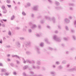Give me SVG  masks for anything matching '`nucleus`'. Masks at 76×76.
<instances>
[{"mask_svg":"<svg viewBox=\"0 0 76 76\" xmlns=\"http://www.w3.org/2000/svg\"><path fill=\"white\" fill-rule=\"evenodd\" d=\"M45 18L46 20H49L50 21H52L53 23H55L56 20V18L54 17H53L52 18H50V17H48L47 16H45Z\"/></svg>","mask_w":76,"mask_h":76,"instance_id":"obj_1","label":"nucleus"},{"mask_svg":"<svg viewBox=\"0 0 76 76\" xmlns=\"http://www.w3.org/2000/svg\"><path fill=\"white\" fill-rule=\"evenodd\" d=\"M53 39L55 40V41H58V42H60L61 41V39L60 37H58V36L56 35H54L53 37Z\"/></svg>","mask_w":76,"mask_h":76,"instance_id":"obj_2","label":"nucleus"},{"mask_svg":"<svg viewBox=\"0 0 76 76\" xmlns=\"http://www.w3.org/2000/svg\"><path fill=\"white\" fill-rule=\"evenodd\" d=\"M33 9L34 10H37L38 9V6H34Z\"/></svg>","mask_w":76,"mask_h":76,"instance_id":"obj_3","label":"nucleus"},{"mask_svg":"<svg viewBox=\"0 0 76 76\" xmlns=\"http://www.w3.org/2000/svg\"><path fill=\"white\" fill-rule=\"evenodd\" d=\"M64 20L66 23H69L70 22V20L68 18L65 19Z\"/></svg>","mask_w":76,"mask_h":76,"instance_id":"obj_4","label":"nucleus"},{"mask_svg":"<svg viewBox=\"0 0 76 76\" xmlns=\"http://www.w3.org/2000/svg\"><path fill=\"white\" fill-rule=\"evenodd\" d=\"M37 27V26L36 24H33L32 25V26H31V28L33 29H35V28H36Z\"/></svg>","mask_w":76,"mask_h":76,"instance_id":"obj_5","label":"nucleus"},{"mask_svg":"<svg viewBox=\"0 0 76 76\" xmlns=\"http://www.w3.org/2000/svg\"><path fill=\"white\" fill-rule=\"evenodd\" d=\"M28 63H30V64H32V63H35V61H31L30 60H26V62L28 63Z\"/></svg>","mask_w":76,"mask_h":76,"instance_id":"obj_6","label":"nucleus"},{"mask_svg":"<svg viewBox=\"0 0 76 76\" xmlns=\"http://www.w3.org/2000/svg\"><path fill=\"white\" fill-rule=\"evenodd\" d=\"M36 49L38 53L40 54V53H41V52H40V51H39V50H40V49H39V48L37 47H36Z\"/></svg>","mask_w":76,"mask_h":76,"instance_id":"obj_7","label":"nucleus"},{"mask_svg":"<svg viewBox=\"0 0 76 76\" xmlns=\"http://www.w3.org/2000/svg\"><path fill=\"white\" fill-rule=\"evenodd\" d=\"M29 75H31V76H33V75H34V72H33V71H31L29 72Z\"/></svg>","mask_w":76,"mask_h":76,"instance_id":"obj_8","label":"nucleus"},{"mask_svg":"<svg viewBox=\"0 0 76 76\" xmlns=\"http://www.w3.org/2000/svg\"><path fill=\"white\" fill-rule=\"evenodd\" d=\"M23 76H32L31 75H28V74H26L25 72H23Z\"/></svg>","mask_w":76,"mask_h":76,"instance_id":"obj_9","label":"nucleus"},{"mask_svg":"<svg viewBox=\"0 0 76 76\" xmlns=\"http://www.w3.org/2000/svg\"><path fill=\"white\" fill-rule=\"evenodd\" d=\"M27 68H28V65H25L23 67V70H26V69H27Z\"/></svg>","mask_w":76,"mask_h":76,"instance_id":"obj_10","label":"nucleus"},{"mask_svg":"<svg viewBox=\"0 0 76 76\" xmlns=\"http://www.w3.org/2000/svg\"><path fill=\"white\" fill-rule=\"evenodd\" d=\"M27 5L28 7H31V4L30 2H27Z\"/></svg>","mask_w":76,"mask_h":76,"instance_id":"obj_11","label":"nucleus"},{"mask_svg":"<svg viewBox=\"0 0 76 76\" xmlns=\"http://www.w3.org/2000/svg\"><path fill=\"white\" fill-rule=\"evenodd\" d=\"M40 45L41 47H43L44 45V43L43 42H41L40 43Z\"/></svg>","mask_w":76,"mask_h":76,"instance_id":"obj_12","label":"nucleus"},{"mask_svg":"<svg viewBox=\"0 0 76 76\" xmlns=\"http://www.w3.org/2000/svg\"><path fill=\"white\" fill-rule=\"evenodd\" d=\"M55 4L56 6H58L60 5V3L57 1H55Z\"/></svg>","mask_w":76,"mask_h":76,"instance_id":"obj_13","label":"nucleus"},{"mask_svg":"<svg viewBox=\"0 0 76 76\" xmlns=\"http://www.w3.org/2000/svg\"><path fill=\"white\" fill-rule=\"evenodd\" d=\"M27 45L28 46H30L31 45V42H27Z\"/></svg>","mask_w":76,"mask_h":76,"instance_id":"obj_14","label":"nucleus"},{"mask_svg":"<svg viewBox=\"0 0 76 76\" xmlns=\"http://www.w3.org/2000/svg\"><path fill=\"white\" fill-rule=\"evenodd\" d=\"M28 33H32V30L30 28L28 29Z\"/></svg>","mask_w":76,"mask_h":76,"instance_id":"obj_15","label":"nucleus"},{"mask_svg":"<svg viewBox=\"0 0 76 76\" xmlns=\"http://www.w3.org/2000/svg\"><path fill=\"white\" fill-rule=\"evenodd\" d=\"M26 53L28 55H29V54H31V52L30 51H27L26 52Z\"/></svg>","mask_w":76,"mask_h":76,"instance_id":"obj_16","label":"nucleus"},{"mask_svg":"<svg viewBox=\"0 0 76 76\" xmlns=\"http://www.w3.org/2000/svg\"><path fill=\"white\" fill-rule=\"evenodd\" d=\"M69 6H75V4L73 3H69Z\"/></svg>","mask_w":76,"mask_h":76,"instance_id":"obj_17","label":"nucleus"},{"mask_svg":"<svg viewBox=\"0 0 76 76\" xmlns=\"http://www.w3.org/2000/svg\"><path fill=\"white\" fill-rule=\"evenodd\" d=\"M37 64H38V65H41V63L40 61H38L37 62Z\"/></svg>","mask_w":76,"mask_h":76,"instance_id":"obj_18","label":"nucleus"},{"mask_svg":"<svg viewBox=\"0 0 76 76\" xmlns=\"http://www.w3.org/2000/svg\"><path fill=\"white\" fill-rule=\"evenodd\" d=\"M56 9L57 10H60V9H61L62 8L61 7H56Z\"/></svg>","mask_w":76,"mask_h":76,"instance_id":"obj_19","label":"nucleus"},{"mask_svg":"<svg viewBox=\"0 0 76 76\" xmlns=\"http://www.w3.org/2000/svg\"><path fill=\"white\" fill-rule=\"evenodd\" d=\"M58 68L59 69H63V66H59L58 67Z\"/></svg>","mask_w":76,"mask_h":76,"instance_id":"obj_20","label":"nucleus"},{"mask_svg":"<svg viewBox=\"0 0 76 76\" xmlns=\"http://www.w3.org/2000/svg\"><path fill=\"white\" fill-rule=\"evenodd\" d=\"M45 40L46 42H47V43H48L49 42H48V39L47 38L45 39Z\"/></svg>","mask_w":76,"mask_h":76,"instance_id":"obj_21","label":"nucleus"},{"mask_svg":"<svg viewBox=\"0 0 76 76\" xmlns=\"http://www.w3.org/2000/svg\"><path fill=\"white\" fill-rule=\"evenodd\" d=\"M22 14L23 16H25L26 15V13L25 12L23 11L22 12Z\"/></svg>","mask_w":76,"mask_h":76,"instance_id":"obj_22","label":"nucleus"},{"mask_svg":"<svg viewBox=\"0 0 76 76\" xmlns=\"http://www.w3.org/2000/svg\"><path fill=\"white\" fill-rule=\"evenodd\" d=\"M72 37L74 40H76V37L75 36L73 35L72 36Z\"/></svg>","mask_w":76,"mask_h":76,"instance_id":"obj_23","label":"nucleus"},{"mask_svg":"<svg viewBox=\"0 0 76 76\" xmlns=\"http://www.w3.org/2000/svg\"><path fill=\"white\" fill-rule=\"evenodd\" d=\"M65 29L66 31H69V28L68 27V26H66L65 27Z\"/></svg>","mask_w":76,"mask_h":76,"instance_id":"obj_24","label":"nucleus"},{"mask_svg":"<svg viewBox=\"0 0 76 76\" xmlns=\"http://www.w3.org/2000/svg\"><path fill=\"white\" fill-rule=\"evenodd\" d=\"M52 67L54 69H55V68H56V65H55L54 64H53L52 65Z\"/></svg>","mask_w":76,"mask_h":76,"instance_id":"obj_25","label":"nucleus"},{"mask_svg":"<svg viewBox=\"0 0 76 76\" xmlns=\"http://www.w3.org/2000/svg\"><path fill=\"white\" fill-rule=\"evenodd\" d=\"M66 60H64L62 61V63L63 64H66Z\"/></svg>","mask_w":76,"mask_h":76,"instance_id":"obj_26","label":"nucleus"},{"mask_svg":"<svg viewBox=\"0 0 76 76\" xmlns=\"http://www.w3.org/2000/svg\"><path fill=\"white\" fill-rule=\"evenodd\" d=\"M20 39L21 40H22V41H23V40H24V39H25V38H24V37H20Z\"/></svg>","mask_w":76,"mask_h":76,"instance_id":"obj_27","label":"nucleus"},{"mask_svg":"<svg viewBox=\"0 0 76 76\" xmlns=\"http://www.w3.org/2000/svg\"><path fill=\"white\" fill-rule=\"evenodd\" d=\"M50 73L51 75H54V74H55V72H54L52 71L50 72Z\"/></svg>","mask_w":76,"mask_h":76,"instance_id":"obj_28","label":"nucleus"},{"mask_svg":"<svg viewBox=\"0 0 76 76\" xmlns=\"http://www.w3.org/2000/svg\"><path fill=\"white\" fill-rule=\"evenodd\" d=\"M32 67L33 69H37V67L34 65H33Z\"/></svg>","mask_w":76,"mask_h":76,"instance_id":"obj_29","label":"nucleus"},{"mask_svg":"<svg viewBox=\"0 0 76 76\" xmlns=\"http://www.w3.org/2000/svg\"><path fill=\"white\" fill-rule=\"evenodd\" d=\"M72 70H76V69L75 68H73L70 69V71H72Z\"/></svg>","mask_w":76,"mask_h":76,"instance_id":"obj_30","label":"nucleus"},{"mask_svg":"<svg viewBox=\"0 0 76 76\" xmlns=\"http://www.w3.org/2000/svg\"><path fill=\"white\" fill-rule=\"evenodd\" d=\"M72 16H69V17H68V19H70V20H71V19H72Z\"/></svg>","mask_w":76,"mask_h":76,"instance_id":"obj_31","label":"nucleus"},{"mask_svg":"<svg viewBox=\"0 0 76 76\" xmlns=\"http://www.w3.org/2000/svg\"><path fill=\"white\" fill-rule=\"evenodd\" d=\"M63 39H64V40H65L66 41H67V40H68V38H67L64 37Z\"/></svg>","mask_w":76,"mask_h":76,"instance_id":"obj_32","label":"nucleus"},{"mask_svg":"<svg viewBox=\"0 0 76 76\" xmlns=\"http://www.w3.org/2000/svg\"><path fill=\"white\" fill-rule=\"evenodd\" d=\"M56 63L57 65H58V64H60V62L59 61H57L56 62Z\"/></svg>","mask_w":76,"mask_h":76,"instance_id":"obj_33","label":"nucleus"},{"mask_svg":"<svg viewBox=\"0 0 76 76\" xmlns=\"http://www.w3.org/2000/svg\"><path fill=\"white\" fill-rule=\"evenodd\" d=\"M71 32H72V33L75 32V30L73 29H71Z\"/></svg>","mask_w":76,"mask_h":76,"instance_id":"obj_34","label":"nucleus"},{"mask_svg":"<svg viewBox=\"0 0 76 76\" xmlns=\"http://www.w3.org/2000/svg\"><path fill=\"white\" fill-rule=\"evenodd\" d=\"M69 9L70 10H73V8L71 7H69Z\"/></svg>","mask_w":76,"mask_h":76,"instance_id":"obj_35","label":"nucleus"},{"mask_svg":"<svg viewBox=\"0 0 76 76\" xmlns=\"http://www.w3.org/2000/svg\"><path fill=\"white\" fill-rule=\"evenodd\" d=\"M40 22L41 23H44V22L43 20H42L40 21Z\"/></svg>","mask_w":76,"mask_h":76,"instance_id":"obj_36","label":"nucleus"},{"mask_svg":"<svg viewBox=\"0 0 76 76\" xmlns=\"http://www.w3.org/2000/svg\"><path fill=\"white\" fill-rule=\"evenodd\" d=\"M40 66H37L36 67V68H37V69H40Z\"/></svg>","mask_w":76,"mask_h":76,"instance_id":"obj_37","label":"nucleus"},{"mask_svg":"<svg viewBox=\"0 0 76 76\" xmlns=\"http://www.w3.org/2000/svg\"><path fill=\"white\" fill-rule=\"evenodd\" d=\"M7 12V11L6 10H4V11H3V13H6Z\"/></svg>","mask_w":76,"mask_h":76,"instance_id":"obj_38","label":"nucleus"},{"mask_svg":"<svg viewBox=\"0 0 76 76\" xmlns=\"http://www.w3.org/2000/svg\"><path fill=\"white\" fill-rule=\"evenodd\" d=\"M23 30L24 32H26V29L24 28H23Z\"/></svg>","mask_w":76,"mask_h":76,"instance_id":"obj_39","label":"nucleus"},{"mask_svg":"<svg viewBox=\"0 0 76 76\" xmlns=\"http://www.w3.org/2000/svg\"><path fill=\"white\" fill-rule=\"evenodd\" d=\"M31 16L32 18H34V14H31Z\"/></svg>","mask_w":76,"mask_h":76,"instance_id":"obj_40","label":"nucleus"},{"mask_svg":"<svg viewBox=\"0 0 76 76\" xmlns=\"http://www.w3.org/2000/svg\"><path fill=\"white\" fill-rule=\"evenodd\" d=\"M14 18H15V16L14 15L12 16L11 17V20H13V19H14Z\"/></svg>","mask_w":76,"mask_h":76,"instance_id":"obj_41","label":"nucleus"},{"mask_svg":"<svg viewBox=\"0 0 76 76\" xmlns=\"http://www.w3.org/2000/svg\"><path fill=\"white\" fill-rule=\"evenodd\" d=\"M2 20H3V21H4V22H6L7 20H4V19L2 20H1V22H2V23H3V22H2Z\"/></svg>","mask_w":76,"mask_h":76,"instance_id":"obj_42","label":"nucleus"},{"mask_svg":"<svg viewBox=\"0 0 76 76\" xmlns=\"http://www.w3.org/2000/svg\"><path fill=\"white\" fill-rule=\"evenodd\" d=\"M74 25H76V20H75L74 21Z\"/></svg>","mask_w":76,"mask_h":76,"instance_id":"obj_43","label":"nucleus"},{"mask_svg":"<svg viewBox=\"0 0 76 76\" xmlns=\"http://www.w3.org/2000/svg\"><path fill=\"white\" fill-rule=\"evenodd\" d=\"M58 28H59L60 29H61V27L60 26H58Z\"/></svg>","mask_w":76,"mask_h":76,"instance_id":"obj_44","label":"nucleus"},{"mask_svg":"<svg viewBox=\"0 0 76 76\" xmlns=\"http://www.w3.org/2000/svg\"><path fill=\"white\" fill-rule=\"evenodd\" d=\"M65 53L67 54H69V51H66Z\"/></svg>","mask_w":76,"mask_h":76,"instance_id":"obj_45","label":"nucleus"},{"mask_svg":"<svg viewBox=\"0 0 76 76\" xmlns=\"http://www.w3.org/2000/svg\"><path fill=\"white\" fill-rule=\"evenodd\" d=\"M2 9H4V10H5L6 9L5 8V7H4V6H2Z\"/></svg>","mask_w":76,"mask_h":76,"instance_id":"obj_46","label":"nucleus"},{"mask_svg":"<svg viewBox=\"0 0 76 76\" xmlns=\"http://www.w3.org/2000/svg\"><path fill=\"white\" fill-rule=\"evenodd\" d=\"M48 1L50 3H52V2L51 0H48Z\"/></svg>","mask_w":76,"mask_h":76,"instance_id":"obj_47","label":"nucleus"},{"mask_svg":"<svg viewBox=\"0 0 76 76\" xmlns=\"http://www.w3.org/2000/svg\"><path fill=\"white\" fill-rule=\"evenodd\" d=\"M29 25H30V26L31 25H32V23L31 22H30L29 23Z\"/></svg>","mask_w":76,"mask_h":76,"instance_id":"obj_48","label":"nucleus"},{"mask_svg":"<svg viewBox=\"0 0 76 76\" xmlns=\"http://www.w3.org/2000/svg\"><path fill=\"white\" fill-rule=\"evenodd\" d=\"M23 63H26V61L25 60H23Z\"/></svg>","mask_w":76,"mask_h":76,"instance_id":"obj_49","label":"nucleus"},{"mask_svg":"<svg viewBox=\"0 0 76 76\" xmlns=\"http://www.w3.org/2000/svg\"><path fill=\"white\" fill-rule=\"evenodd\" d=\"M47 28L48 29H50V28H51V27H50V26H47Z\"/></svg>","mask_w":76,"mask_h":76,"instance_id":"obj_50","label":"nucleus"},{"mask_svg":"<svg viewBox=\"0 0 76 76\" xmlns=\"http://www.w3.org/2000/svg\"><path fill=\"white\" fill-rule=\"evenodd\" d=\"M41 35L39 34H36V36H37V37H40Z\"/></svg>","mask_w":76,"mask_h":76,"instance_id":"obj_51","label":"nucleus"},{"mask_svg":"<svg viewBox=\"0 0 76 76\" xmlns=\"http://www.w3.org/2000/svg\"><path fill=\"white\" fill-rule=\"evenodd\" d=\"M56 34H58V31H55Z\"/></svg>","mask_w":76,"mask_h":76,"instance_id":"obj_52","label":"nucleus"},{"mask_svg":"<svg viewBox=\"0 0 76 76\" xmlns=\"http://www.w3.org/2000/svg\"><path fill=\"white\" fill-rule=\"evenodd\" d=\"M49 48L50 50H53V48L50 47H49Z\"/></svg>","mask_w":76,"mask_h":76,"instance_id":"obj_53","label":"nucleus"},{"mask_svg":"<svg viewBox=\"0 0 76 76\" xmlns=\"http://www.w3.org/2000/svg\"><path fill=\"white\" fill-rule=\"evenodd\" d=\"M38 27H39V29H41V26L40 25H39Z\"/></svg>","mask_w":76,"mask_h":76,"instance_id":"obj_54","label":"nucleus"},{"mask_svg":"<svg viewBox=\"0 0 76 76\" xmlns=\"http://www.w3.org/2000/svg\"><path fill=\"white\" fill-rule=\"evenodd\" d=\"M24 7H25V8H27V7H28V5H25L24 6Z\"/></svg>","mask_w":76,"mask_h":76,"instance_id":"obj_55","label":"nucleus"},{"mask_svg":"<svg viewBox=\"0 0 76 76\" xmlns=\"http://www.w3.org/2000/svg\"><path fill=\"white\" fill-rule=\"evenodd\" d=\"M42 69H43L44 70H45L46 69H45V68L44 67H42Z\"/></svg>","mask_w":76,"mask_h":76,"instance_id":"obj_56","label":"nucleus"},{"mask_svg":"<svg viewBox=\"0 0 76 76\" xmlns=\"http://www.w3.org/2000/svg\"><path fill=\"white\" fill-rule=\"evenodd\" d=\"M23 28L26 29H27V27L26 26H25Z\"/></svg>","mask_w":76,"mask_h":76,"instance_id":"obj_57","label":"nucleus"},{"mask_svg":"<svg viewBox=\"0 0 76 76\" xmlns=\"http://www.w3.org/2000/svg\"><path fill=\"white\" fill-rule=\"evenodd\" d=\"M5 75H6V76H7V75H9V74L8 73H6L5 74Z\"/></svg>","mask_w":76,"mask_h":76,"instance_id":"obj_58","label":"nucleus"},{"mask_svg":"<svg viewBox=\"0 0 76 76\" xmlns=\"http://www.w3.org/2000/svg\"><path fill=\"white\" fill-rule=\"evenodd\" d=\"M7 6L8 7H11V5H7Z\"/></svg>","mask_w":76,"mask_h":76,"instance_id":"obj_59","label":"nucleus"},{"mask_svg":"<svg viewBox=\"0 0 76 76\" xmlns=\"http://www.w3.org/2000/svg\"><path fill=\"white\" fill-rule=\"evenodd\" d=\"M67 67H69V66H70V64H68L67 65Z\"/></svg>","mask_w":76,"mask_h":76,"instance_id":"obj_60","label":"nucleus"},{"mask_svg":"<svg viewBox=\"0 0 76 76\" xmlns=\"http://www.w3.org/2000/svg\"><path fill=\"white\" fill-rule=\"evenodd\" d=\"M39 17H40V18H41L42 17V15H39Z\"/></svg>","mask_w":76,"mask_h":76,"instance_id":"obj_61","label":"nucleus"},{"mask_svg":"<svg viewBox=\"0 0 76 76\" xmlns=\"http://www.w3.org/2000/svg\"><path fill=\"white\" fill-rule=\"evenodd\" d=\"M4 70H5L4 69H1L2 72H4Z\"/></svg>","mask_w":76,"mask_h":76,"instance_id":"obj_62","label":"nucleus"},{"mask_svg":"<svg viewBox=\"0 0 76 76\" xmlns=\"http://www.w3.org/2000/svg\"><path fill=\"white\" fill-rule=\"evenodd\" d=\"M37 76H43L42 75H37Z\"/></svg>","mask_w":76,"mask_h":76,"instance_id":"obj_63","label":"nucleus"},{"mask_svg":"<svg viewBox=\"0 0 76 76\" xmlns=\"http://www.w3.org/2000/svg\"><path fill=\"white\" fill-rule=\"evenodd\" d=\"M37 19H39V18H40L39 16H38L37 17Z\"/></svg>","mask_w":76,"mask_h":76,"instance_id":"obj_64","label":"nucleus"}]
</instances>
